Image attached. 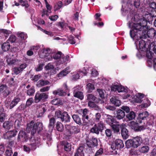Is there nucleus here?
I'll list each match as a JSON object with an SVG mask.
<instances>
[{"label":"nucleus","instance_id":"6e6d98bb","mask_svg":"<svg viewBox=\"0 0 156 156\" xmlns=\"http://www.w3.org/2000/svg\"><path fill=\"white\" fill-rule=\"evenodd\" d=\"M41 100L39 93H37L34 98V101L35 103H38Z\"/></svg>","mask_w":156,"mask_h":156},{"label":"nucleus","instance_id":"ddd939ff","mask_svg":"<svg viewBox=\"0 0 156 156\" xmlns=\"http://www.w3.org/2000/svg\"><path fill=\"white\" fill-rule=\"evenodd\" d=\"M28 140V136L25 132L23 130L20 131L18 136V140L21 142H26Z\"/></svg>","mask_w":156,"mask_h":156},{"label":"nucleus","instance_id":"37998d69","mask_svg":"<svg viewBox=\"0 0 156 156\" xmlns=\"http://www.w3.org/2000/svg\"><path fill=\"white\" fill-rule=\"evenodd\" d=\"M62 6V2L61 1H59L57 2L54 6V10L56 11L60 9Z\"/></svg>","mask_w":156,"mask_h":156},{"label":"nucleus","instance_id":"a878e982","mask_svg":"<svg viewBox=\"0 0 156 156\" xmlns=\"http://www.w3.org/2000/svg\"><path fill=\"white\" fill-rule=\"evenodd\" d=\"M110 100L111 103L116 106H119L121 105L120 101L116 97H112Z\"/></svg>","mask_w":156,"mask_h":156},{"label":"nucleus","instance_id":"e433bc0d","mask_svg":"<svg viewBox=\"0 0 156 156\" xmlns=\"http://www.w3.org/2000/svg\"><path fill=\"white\" fill-rule=\"evenodd\" d=\"M10 45L8 42H6L4 43L2 45V50L4 51H7L9 49Z\"/></svg>","mask_w":156,"mask_h":156},{"label":"nucleus","instance_id":"5701e85b","mask_svg":"<svg viewBox=\"0 0 156 156\" xmlns=\"http://www.w3.org/2000/svg\"><path fill=\"white\" fill-rule=\"evenodd\" d=\"M27 90V94L29 96H32L34 94L35 92L34 87L33 86L31 87L29 84L27 85L26 87Z\"/></svg>","mask_w":156,"mask_h":156},{"label":"nucleus","instance_id":"6ab92c4d","mask_svg":"<svg viewBox=\"0 0 156 156\" xmlns=\"http://www.w3.org/2000/svg\"><path fill=\"white\" fill-rule=\"evenodd\" d=\"M116 118L118 120L122 119L125 116V112L121 109H118L116 111Z\"/></svg>","mask_w":156,"mask_h":156},{"label":"nucleus","instance_id":"9d476101","mask_svg":"<svg viewBox=\"0 0 156 156\" xmlns=\"http://www.w3.org/2000/svg\"><path fill=\"white\" fill-rule=\"evenodd\" d=\"M132 6V3L130 0H123L122 1V11L123 12L122 14L124 15L123 12L127 11L128 9H130Z\"/></svg>","mask_w":156,"mask_h":156},{"label":"nucleus","instance_id":"bf43d9fd","mask_svg":"<svg viewBox=\"0 0 156 156\" xmlns=\"http://www.w3.org/2000/svg\"><path fill=\"white\" fill-rule=\"evenodd\" d=\"M12 151L11 147H8L6 150L5 154L7 156H10L12 154Z\"/></svg>","mask_w":156,"mask_h":156},{"label":"nucleus","instance_id":"052dcab7","mask_svg":"<svg viewBox=\"0 0 156 156\" xmlns=\"http://www.w3.org/2000/svg\"><path fill=\"white\" fill-rule=\"evenodd\" d=\"M54 68V66L51 63H49L45 67L46 70L53 69Z\"/></svg>","mask_w":156,"mask_h":156},{"label":"nucleus","instance_id":"c9c22d12","mask_svg":"<svg viewBox=\"0 0 156 156\" xmlns=\"http://www.w3.org/2000/svg\"><path fill=\"white\" fill-rule=\"evenodd\" d=\"M90 131L92 133L98 134L100 131L98 129L97 124H95L94 126L91 129Z\"/></svg>","mask_w":156,"mask_h":156},{"label":"nucleus","instance_id":"864d4df0","mask_svg":"<svg viewBox=\"0 0 156 156\" xmlns=\"http://www.w3.org/2000/svg\"><path fill=\"white\" fill-rule=\"evenodd\" d=\"M104 150L103 148L101 147L96 152L94 156H99L102 155L103 154Z\"/></svg>","mask_w":156,"mask_h":156},{"label":"nucleus","instance_id":"6e6552de","mask_svg":"<svg viewBox=\"0 0 156 156\" xmlns=\"http://www.w3.org/2000/svg\"><path fill=\"white\" fill-rule=\"evenodd\" d=\"M128 125L132 129L136 131H140L145 129L144 126H139L138 123L134 121L130 122Z\"/></svg>","mask_w":156,"mask_h":156},{"label":"nucleus","instance_id":"f03ea898","mask_svg":"<svg viewBox=\"0 0 156 156\" xmlns=\"http://www.w3.org/2000/svg\"><path fill=\"white\" fill-rule=\"evenodd\" d=\"M142 139L140 136L133 137L132 140H128L125 143L126 147L129 148L130 147L136 148L140 146L142 143Z\"/></svg>","mask_w":156,"mask_h":156},{"label":"nucleus","instance_id":"49530a36","mask_svg":"<svg viewBox=\"0 0 156 156\" xmlns=\"http://www.w3.org/2000/svg\"><path fill=\"white\" fill-rule=\"evenodd\" d=\"M87 88L89 92H91L94 89L95 87L93 84L89 83L87 84Z\"/></svg>","mask_w":156,"mask_h":156},{"label":"nucleus","instance_id":"774afa93","mask_svg":"<svg viewBox=\"0 0 156 156\" xmlns=\"http://www.w3.org/2000/svg\"><path fill=\"white\" fill-rule=\"evenodd\" d=\"M60 100L58 98H55L51 101V103L55 105H57L60 103Z\"/></svg>","mask_w":156,"mask_h":156},{"label":"nucleus","instance_id":"4be33fe9","mask_svg":"<svg viewBox=\"0 0 156 156\" xmlns=\"http://www.w3.org/2000/svg\"><path fill=\"white\" fill-rule=\"evenodd\" d=\"M16 134V132L13 131L7 132L3 135V138L4 139H8L12 137L15 136Z\"/></svg>","mask_w":156,"mask_h":156},{"label":"nucleus","instance_id":"7ed1b4c3","mask_svg":"<svg viewBox=\"0 0 156 156\" xmlns=\"http://www.w3.org/2000/svg\"><path fill=\"white\" fill-rule=\"evenodd\" d=\"M51 57L52 58L56 60L58 64H62L67 62L69 59V56L68 55L65 56L60 51L55 53H51Z\"/></svg>","mask_w":156,"mask_h":156},{"label":"nucleus","instance_id":"bb28decb","mask_svg":"<svg viewBox=\"0 0 156 156\" xmlns=\"http://www.w3.org/2000/svg\"><path fill=\"white\" fill-rule=\"evenodd\" d=\"M84 147L83 146H80L78 148L74 156H84Z\"/></svg>","mask_w":156,"mask_h":156},{"label":"nucleus","instance_id":"473e14b6","mask_svg":"<svg viewBox=\"0 0 156 156\" xmlns=\"http://www.w3.org/2000/svg\"><path fill=\"white\" fill-rule=\"evenodd\" d=\"M136 117L135 113L133 111L130 112L126 115V117L128 121H130L134 119Z\"/></svg>","mask_w":156,"mask_h":156},{"label":"nucleus","instance_id":"e2e57ef3","mask_svg":"<svg viewBox=\"0 0 156 156\" xmlns=\"http://www.w3.org/2000/svg\"><path fill=\"white\" fill-rule=\"evenodd\" d=\"M16 37L14 35H12L9 37L8 41L11 43H13L15 42L16 40Z\"/></svg>","mask_w":156,"mask_h":156},{"label":"nucleus","instance_id":"09e8293b","mask_svg":"<svg viewBox=\"0 0 156 156\" xmlns=\"http://www.w3.org/2000/svg\"><path fill=\"white\" fill-rule=\"evenodd\" d=\"M87 100L89 102L90 101H94L96 97L92 94H89L87 95Z\"/></svg>","mask_w":156,"mask_h":156},{"label":"nucleus","instance_id":"58836bf2","mask_svg":"<svg viewBox=\"0 0 156 156\" xmlns=\"http://www.w3.org/2000/svg\"><path fill=\"white\" fill-rule=\"evenodd\" d=\"M74 96L79 98L81 100L83 99V93L81 92H74Z\"/></svg>","mask_w":156,"mask_h":156},{"label":"nucleus","instance_id":"2f4dec72","mask_svg":"<svg viewBox=\"0 0 156 156\" xmlns=\"http://www.w3.org/2000/svg\"><path fill=\"white\" fill-rule=\"evenodd\" d=\"M50 83V82L47 80H41L39 81L37 83V86L40 87L42 86L48 85Z\"/></svg>","mask_w":156,"mask_h":156},{"label":"nucleus","instance_id":"f3484780","mask_svg":"<svg viewBox=\"0 0 156 156\" xmlns=\"http://www.w3.org/2000/svg\"><path fill=\"white\" fill-rule=\"evenodd\" d=\"M105 121L110 126L113 124V123H118V122L114 117L108 115H106Z\"/></svg>","mask_w":156,"mask_h":156},{"label":"nucleus","instance_id":"4d7b16f0","mask_svg":"<svg viewBox=\"0 0 156 156\" xmlns=\"http://www.w3.org/2000/svg\"><path fill=\"white\" fill-rule=\"evenodd\" d=\"M101 118V114L99 113H97L95 114L94 120L95 122H98Z\"/></svg>","mask_w":156,"mask_h":156},{"label":"nucleus","instance_id":"0e129e2a","mask_svg":"<svg viewBox=\"0 0 156 156\" xmlns=\"http://www.w3.org/2000/svg\"><path fill=\"white\" fill-rule=\"evenodd\" d=\"M34 102V100L32 98H29L27 101L26 103L27 106L30 105Z\"/></svg>","mask_w":156,"mask_h":156},{"label":"nucleus","instance_id":"ea45409f","mask_svg":"<svg viewBox=\"0 0 156 156\" xmlns=\"http://www.w3.org/2000/svg\"><path fill=\"white\" fill-rule=\"evenodd\" d=\"M98 82H100V84L99 83H97L96 85L98 87H99L98 86V85H101V84H106L108 83V81L106 80L105 78H101V80L100 79H98Z\"/></svg>","mask_w":156,"mask_h":156},{"label":"nucleus","instance_id":"69168bd1","mask_svg":"<svg viewBox=\"0 0 156 156\" xmlns=\"http://www.w3.org/2000/svg\"><path fill=\"white\" fill-rule=\"evenodd\" d=\"M154 118L153 116H151V119L147 121V124L149 125H152L154 124Z\"/></svg>","mask_w":156,"mask_h":156},{"label":"nucleus","instance_id":"5fc2aeb1","mask_svg":"<svg viewBox=\"0 0 156 156\" xmlns=\"http://www.w3.org/2000/svg\"><path fill=\"white\" fill-rule=\"evenodd\" d=\"M149 150V148L148 146H144L141 148L140 151L142 153H145L148 152Z\"/></svg>","mask_w":156,"mask_h":156},{"label":"nucleus","instance_id":"338daca9","mask_svg":"<svg viewBox=\"0 0 156 156\" xmlns=\"http://www.w3.org/2000/svg\"><path fill=\"white\" fill-rule=\"evenodd\" d=\"M97 90L99 94L100 97L101 98H104V90L101 89H98Z\"/></svg>","mask_w":156,"mask_h":156},{"label":"nucleus","instance_id":"680f3d73","mask_svg":"<svg viewBox=\"0 0 156 156\" xmlns=\"http://www.w3.org/2000/svg\"><path fill=\"white\" fill-rule=\"evenodd\" d=\"M13 71L14 73L16 75L18 74L22 71L19 67H14Z\"/></svg>","mask_w":156,"mask_h":156},{"label":"nucleus","instance_id":"603ef678","mask_svg":"<svg viewBox=\"0 0 156 156\" xmlns=\"http://www.w3.org/2000/svg\"><path fill=\"white\" fill-rule=\"evenodd\" d=\"M18 37H20L22 39H25L27 37V35L26 34L24 33H18Z\"/></svg>","mask_w":156,"mask_h":156},{"label":"nucleus","instance_id":"de8ad7c7","mask_svg":"<svg viewBox=\"0 0 156 156\" xmlns=\"http://www.w3.org/2000/svg\"><path fill=\"white\" fill-rule=\"evenodd\" d=\"M83 125H87L89 122V116L88 115L82 117Z\"/></svg>","mask_w":156,"mask_h":156},{"label":"nucleus","instance_id":"0eeeda50","mask_svg":"<svg viewBox=\"0 0 156 156\" xmlns=\"http://www.w3.org/2000/svg\"><path fill=\"white\" fill-rule=\"evenodd\" d=\"M20 99L19 97L15 98L11 102L7 101H5V105L7 108L10 109L16 106L20 101Z\"/></svg>","mask_w":156,"mask_h":156},{"label":"nucleus","instance_id":"a18cd8bd","mask_svg":"<svg viewBox=\"0 0 156 156\" xmlns=\"http://www.w3.org/2000/svg\"><path fill=\"white\" fill-rule=\"evenodd\" d=\"M117 91L119 93L126 92L127 89L121 85H118Z\"/></svg>","mask_w":156,"mask_h":156},{"label":"nucleus","instance_id":"a211bd4d","mask_svg":"<svg viewBox=\"0 0 156 156\" xmlns=\"http://www.w3.org/2000/svg\"><path fill=\"white\" fill-rule=\"evenodd\" d=\"M0 93L3 94L5 97L9 94V92L5 85H2L0 86Z\"/></svg>","mask_w":156,"mask_h":156},{"label":"nucleus","instance_id":"7c9ffc66","mask_svg":"<svg viewBox=\"0 0 156 156\" xmlns=\"http://www.w3.org/2000/svg\"><path fill=\"white\" fill-rule=\"evenodd\" d=\"M62 144L64 146L65 150L67 151H69L71 148V145L70 144L66 141L62 142Z\"/></svg>","mask_w":156,"mask_h":156},{"label":"nucleus","instance_id":"393cba45","mask_svg":"<svg viewBox=\"0 0 156 156\" xmlns=\"http://www.w3.org/2000/svg\"><path fill=\"white\" fill-rule=\"evenodd\" d=\"M144 96V94L141 93H138L134 96L133 101L137 103H141Z\"/></svg>","mask_w":156,"mask_h":156},{"label":"nucleus","instance_id":"a19ab883","mask_svg":"<svg viewBox=\"0 0 156 156\" xmlns=\"http://www.w3.org/2000/svg\"><path fill=\"white\" fill-rule=\"evenodd\" d=\"M12 125L9 122L7 121L5 122L3 125V127L5 129L8 130L12 127Z\"/></svg>","mask_w":156,"mask_h":156},{"label":"nucleus","instance_id":"4c0bfd02","mask_svg":"<svg viewBox=\"0 0 156 156\" xmlns=\"http://www.w3.org/2000/svg\"><path fill=\"white\" fill-rule=\"evenodd\" d=\"M151 105V102L148 99H146L144 100V103L140 105V106L142 108H147Z\"/></svg>","mask_w":156,"mask_h":156},{"label":"nucleus","instance_id":"1a4fd4ad","mask_svg":"<svg viewBox=\"0 0 156 156\" xmlns=\"http://www.w3.org/2000/svg\"><path fill=\"white\" fill-rule=\"evenodd\" d=\"M124 147V145L122 141L119 139L115 140L111 145V148L113 150L122 148Z\"/></svg>","mask_w":156,"mask_h":156},{"label":"nucleus","instance_id":"412c9836","mask_svg":"<svg viewBox=\"0 0 156 156\" xmlns=\"http://www.w3.org/2000/svg\"><path fill=\"white\" fill-rule=\"evenodd\" d=\"M126 124L122 123L120 126L119 124H113L110 126L112 128L114 132H119V127L121 128L126 126Z\"/></svg>","mask_w":156,"mask_h":156},{"label":"nucleus","instance_id":"4468645a","mask_svg":"<svg viewBox=\"0 0 156 156\" xmlns=\"http://www.w3.org/2000/svg\"><path fill=\"white\" fill-rule=\"evenodd\" d=\"M10 33L11 32L9 30L3 29L0 30V39L5 40Z\"/></svg>","mask_w":156,"mask_h":156},{"label":"nucleus","instance_id":"c03bdc74","mask_svg":"<svg viewBox=\"0 0 156 156\" xmlns=\"http://www.w3.org/2000/svg\"><path fill=\"white\" fill-rule=\"evenodd\" d=\"M94 101L89 102L88 105L90 108H94L96 110H98L99 108L98 106L94 103Z\"/></svg>","mask_w":156,"mask_h":156},{"label":"nucleus","instance_id":"aec40b11","mask_svg":"<svg viewBox=\"0 0 156 156\" xmlns=\"http://www.w3.org/2000/svg\"><path fill=\"white\" fill-rule=\"evenodd\" d=\"M70 71V69L69 67H67L66 68L63 70L61 71L59 73L57 74V76L58 77L61 78L62 77L68 74Z\"/></svg>","mask_w":156,"mask_h":156},{"label":"nucleus","instance_id":"8fccbe9b","mask_svg":"<svg viewBox=\"0 0 156 156\" xmlns=\"http://www.w3.org/2000/svg\"><path fill=\"white\" fill-rule=\"evenodd\" d=\"M98 129L101 132L104 129L105 127V125L103 122L102 121H100L97 124Z\"/></svg>","mask_w":156,"mask_h":156},{"label":"nucleus","instance_id":"79ce46f5","mask_svg":"<svg viewBox=\"0 0 156 156\" xmlns=\"http://www.w3.org/2000/svg\"><path fill=\"white\" fill-rule=\"evenodd\" d=\"M56 128L57 130L60 132H62L64 130L63 125L60 122H57L56 125Z\"/></svg>","mask_w":156,"mask_h":156},{"label":"nucleus","instance_id":"f8f14e48","mask_svg":"<svg viewBox=\"0 0 156 156\" xmlns=\"http://www.w3.org/2000/svg\"><path fill=\"white\" fill-rule=\"evenodd\" d=\"M87 144L89 147H92L98 145V141L97 138L93 137L87 141Z\"/></svg>","mask_w":156,"mask_h":156},{"label":"nucleus","instance_id":"c756f323","mask_svg":"<svg viewBox=\"0 0 156 156\" xmlns=\"http://www.w3.org/2000/svg\"><path fill=\"white\" fill-rule=\"evenodd\" d=\"M121 134L122 137L124 139H126L129 136L128 131L125 128H123L122 129Z\"/></svg>","mask_w":156,"mask_h":156},{"label":"nucleus","instance_id":"cd10ccee","mask_svg":"<svg viewBox=\"0 0 156 156\" xmlns=\"http://www.w3.org/2000/svg\"><path fill=\"white\" fill-rule=\"evenodd\" d=\"M53 94L55 95H58L59 96H64L66 94V92L61 89H58L53 91Z\"/></svg>","mask_w":156,"mask_h":156},{"label":"nucleus","instance_id":"2eb2a0df","mask_svg":"<svg viewBox=\"0 0 156 156\" xmlns=\"http://www.w3.org/2000/svg\"><path fill=\"white\" fill-rule=\"evenodd\" d=\"M149 115L148 112L147 111H145L140 113L138 116V122L141 123L142 122V120H147V118Z\"/></svg>","mask_w":156,"mask_h":156},{"label":"nucleus","instance_id":"f257e3e1","mask_svg":"<svg viewBox=\"0 0 156 156\" xmlns=\"http://www.w3.org/2000/svg\"><path fill=\"white\" fill-rule=\"evenodd\" d=\"M127 20L129 27L133 28L130 31V34L132 38L138 39L146 36L147 35L149 37H151L155 36L156 33L155 30L152 28L147 30V20L137 14L134 15L130 13L128 14Z\"/></svg>","mask_w":156,"mask_h":156},{"label":"nucleus","instance_id":"39448f33","mask_svg":"<svg viewBox=\"0 0 156 156\" xmlns=\"http://www.w3.org/2000/svg\"><path fill=\"white\" fill-rule=\"evenodd\" d=\"M43 124L41 122H38L34 124V122L31 121L27 125V129L30 131L32 128L31 134L34 135L37 131L38 132L41 130L43 128Z\"/></svg>","mask_w":156,"mask_h":156},{"label":"nucleus","instance_id":"20e7f679","mask_svg":"<svg viewBox=\"0 0 156 156\" xmlns=\"http://www.w3.org/2000/svg\"><path fill=\"white\" fill-rule=\"evenodd\" d=\"M141 38L139 37L138 39L132 38L135 40V44L136 48L138 49V48H139V52L136 54L137 56L139 58H140L142 57L143 55H144V54H143V53H141L140 52H145L147 49L146 48V44L145 41L141 39Z\"/></svg>","mask_w":156,"mask_h":156},{"label":"nucleus","instance_id":"13d9d810","mask_svg":"<svg viewBox=\"0 0 156 156\" xmlns=\"http://www.w3.org/2000/svg\"><path fill=\"white\" fill-rule=\"evenodd\" d=\"M71 130L72 132L75 133H77L80 131L79 128L77 126H73L71 128Z\"/></svg>","mask_w":156,"mask_h":156},{"label":"nucleus","instance_id":"c85d7f7f","mask_svg":"<svg viewBox=\"0 0 156 156\" xmlns=\"http://www.w3.org/2000/svg\"><path fill=\"white\" fill-rule=\"evenodd\" d=\"M46 6L47 9V11L44 9H43L42 11L43 14L42 16L43 17L44 15H46L47 16H48V14L47 12H51V6L48 3V2H46Z\"/></svg>","mask_w":156,"mask_h":156},{"label":"nucleus","instance_id":"423d86ee","mask_svg":"<svg viewBox=\"0 0 156 156\" xmlns=\"http://www.w3.org/2000/svg\"><path fill=\"white\" fill-rule=\"evenodd\" d=\"M51 53L52 50L49 48H47L40 50L38 55L41 58L45 59L46 61H51L52 59Z\"/></svg>","mask_w":156,"mask_h":156},{"label":"nucleus","instance_id":"b1692460","mask_svg":"<svg viewBox=\"0 0 156 156\" xmlns=\"http://www.w3.org/2000/svg\"><path fill=\"white\" fill-rule=\"evenodd\" d=\"M70 116L66 112H64L62 113V116L61 118V120L65 122H68L70 121Z\"/></svg>","mask_w":156,"mask_h":156},{"label":"nucleus","instance_id":"dca6fc26","mask_svg":"<svg viewBox=\"0 0 156 156\" xmlns=\"http://www.w3.org/2000/svg\"><path fill=\"white\" fill-rule=\"evenodd\" d=\"M87 73V70H79L76 74L73 76V79L74 80H76L79 79L80 77H82L86 75Z\"/></svg>","mask_w":156,"mask_h":156},{"label":"nucleus","instance_id":"9b49d317","mask_svg":"<svg viewBox=\"0 0 156 156\" xmlns=\"http://www.w3.org/2000/svg\"><path fill=\"white\" fill-rule=\"evenodd\" d=\"M152 50L151 48H149L147 49L146 51V56L148 58V59L147 60V62L148 64L149 65H151L152 64V59L153 56V53L152 52L151 50Z\"/></svg>","mask_w":156,"mask_h":156},{"label":"nucleus","instance_id":"3c124183","mask_svg":"<svg viewBox=\"0 0 156 156\" xmlns=\"http://www.w3.org/2000/svg\"><path fill=\"white\" fill-rule=\"evenodd\" d=\"M17 61L16 59L12 58H8L6 60L7 63L9 65L14 64Z\"/></svg>","mask_w":156,"mask_h":156},{"label":"nucleus","instance_id":"f704fd0d","mask_svg":"<svg viewBox=\"0 0 156 156\" xmlns=\"http://www.w3.org/2000/svg\"><path fill=\"white\" fill-rule=\"evenodd\" d=\"M72 118L74 121L77 124L80 125L82 124L80 118L79 116L76 115H73L72 116Z\"/></svg>","mask_w":156,"mask_h":156},{"label":"nucleus","instance_id":"72a5a7b5","mask_svg":"<svg viewBox=\"0 0 156 156\" xmlns=\"http://www.w3.org/2000/svg\"><path fill=\"white\" fill-rule=\"evenodd\" d=\"M55 119L54 118H51L49 121V124L48 125V127L49 129V130L50 132L52 131L54 126L55 123Z\"/></svg>","mask_w":156,"mask_h":156}]
</instances>
